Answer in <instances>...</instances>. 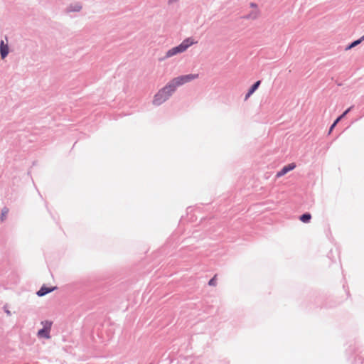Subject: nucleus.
<instances>
[{"label": "nucleus", "instance_id": "1", "mask_svg": "<svg viewBox=\"0 0 364 364\" xmlns=\"http://www.w3.org/2000/svg\"><path fill=\"white\" fill-rule=\"evenodd\" d=\"M198 77V74H188L173 78L154 95L152 100L153 105L156 107L161 105L169 100L178 87Z\"/></svg>", "mask_w": 364, "mask_h": 364}, {"label": "nucleus", "instance_id": "2", "mask_svg": "<svg viewBox=\"0 0 364 364\" xmlns=\"http://www.w3.org/2000/svg\"><path fill=\"white\" fill-rule=\"evenodd\" d=\"M196 43L197 41H195L193 38H187L184 39L178 46L168 50L166 52L165 55L160 58L159 60L163 61L174 55L182 53L185 52L189 47Z\"/></svg>", "mask_w": 364, "mask_h": 364}, {"label": "nucleus", "instance_id": "3", "mask_svg": "<svg viewBox=\"0 0 364 364\" xmlns=\"http://www.w3.org/2000/svg\"><path fill=\"white\" fill-rule=\"evenodd\" d=\"M82 9V5L80 2H73L67 6L65 9L66 14L78 13Z\"/></svg>", "mask_w": 364, "mask_h": 364}, {"label": "nucleus", "instance_id": "4", "mask_svg": "<svg viewBox=\"0 0 364 364\" xmlns=\"http://www.w3.org/2000/svg\"><path fill=\"white\" fill-rule=\"evenodd\" d=\"M296 167V165L294 163H291L288 164L287 166H284L277 173L276 177L279 178L285 174H287L289 171L294 169Z\"/></svg>", "mask_w": 364, "mask_h": 364}, {"label": "nucleus", "instance_id": "5", "mask_svg": "<svg viewBox=\"0 0 364 364\" xmlns=\"http://www.w3.org/2000/svg\"><path fill=\"white\" fill-rule=\"evenodd\" d=\"M0 53L1 58H5L9 53V46L1 40L0 43Z\"/></svg>", "mask_w": 364, "mask_h": 364}, {"label": "nucleus", "instance_id": "6", "mask_svg": "<svg viewBox=\"0 0 364 364\" xmlns=\"http://www.w3.org/2000/svg\"><path fill=\"white\" fill-rule=\"evenodd\" d=\"M50 329L41 328L38 331L37 336L38 338H44L46 339H50Z\"/></svg>", "mask_w": 364, "mask_h": 364}, {"label": "nucleus", "instance_id": "7", "mask_svg": "<svg viewBox=\"0 0 364 364\" xmlns=\"http://www.w3.org/2000/svg\"><path fill=\"white\" fill-rule=\"evenodd\" d=\"M55 289V287H46L45 286H43L38 291H37V295L38 296H43L45 295H46L47 294L50 293V292H52L54 289Z\"/></svg>", "mask_w": 364, "mask_h": 364}, {"label": "nucleus", "instance_id": "8", "mask_svg": "<svg viewBox=\"0 0 364 364\" xmlns=\"http://www.w3.org/2000/svg\"><path fill=\"white\" fill-rule=\"evenodd\" d=\"M259 85L260 81L258 80L251 86V87L250 88V90H248L247 93L245 95V100L249 98L255 92V90L259 87Z\"/></svg>", "mask_w": 364, "mask_h": 364}, {"label": "nucleus", "instance_id": "9", "mask_svg": "<svg viewBox=\"0 0 364 364\" xmlns=\"http://www.w3.org/2000/svg\"><path fill=\"white\" fill-rule=\"evenodd\" d=\"M364 41V35L359 39L353 41V43H351L349 46H348L346 47V50H349V49H351L354 47H355L356 46H358V44H360L362 41Z\"/></svg>", "mask_w": 364, "mask_h": 364}, {"label": "nucleus", "instance_id": "10", "mask_svg": "<svg viewBox=\"0 0 364 364\" xmlns=\"http://www.w3.org/2000/svg\"><path fill=\"white\" fill-rule=\"evenodd\" d=\"M258 14L259 11L256 9L250 12L248 15L245 16V18L247 19H256L258 17Z\"/></svg>", "mask_w": 364, "mask_h": 364}, {"label": "nucleus", "instance_id": "11", "mask_svg": "<svg viewBox=\"0 0 364 364\" xmlns=\"http://www.w3.org/2000/svg\"><path fill=\"white\" fill-rule=\"evenodd\" d=\"M311 218V215L309 213H306L300 216V220L303 223H309Z\"/></svg>", "mask_w": 364, "mask_h": 364}, {"label": "nucleus", "instance_id": "12", "mask_svg": "<svg viewBox=\"0 0 364 364\" xmlns=\"http://www.w3.org/2000/svg\"><path fill=\"white\" fill-rule=\"evenodd\" d=\"M41 324L43 326V328L44 329H51L53 322L48 320L42 321Z\"/></svg>", "mask_w": 364, "mask_h": 364}, {"label": "nucleus", "instance_id": "13", "mask_svg": "<svg viewBox=\"0 0 364 364\" xmlns=\"http://www.w3.org/2000/svg\"><path fill=\"white\" fill-rule=\"evenodd\" d=\"M353 107L347 109L340 117H338L335 121L336 123H338L352 109Z\"/></svg>", "mask_w": 364, "mask_h": 364}, {"label": "nucleus", "instance_id": "14", "mask_svg": "<svg viewBox=\"0 0 364 364\" xmlns=\"http://www.w3.org/2000/svg\"><path fill=\"white\" fill-rule=\"evenodd\" d=\"M8 212H9V210H8L6 208H4V209L2 210V211H1V220H4V218H5V217H6V215H7Z\"/></svg>", "mask_w": 364, "mask_h": 364}, {"label": "nucleus", "instance_id": "15", "mask_svg": "<svg viewBox=\"0 0 364 364\" xmlns=\"http://www.w3.org/2000/svg\"><path fill=\"white\" fill-rule=\"evenodd\" d=\"M217 284L216 276L213 277L208 282L210 286H215Z\"/></svg>", "mask_w": 364, "mask_h": 364}, {"label": "nucleus", "instance_id": "16", "mask_svg": "<svg viewBox=\"0 0 364 364\" xmlns=\"http://www.w3.org/2000/svg\"><path fill=\"white\" fill-rule=\"evenodd\" d=\"M338 123H336V121L333 123V124L330 127V129H329V133H331L332 132V130L333 129V128L336 126Z\"/></svg>", "mask_w": 364, "mask_h": 364}, {"label": "nucleus", "instance_id": "17", "mask_svg": "<svg viewBox=\"0 0 364 364\" xmlns=\"http://www.w3.org/2000/svg\"><path fill=\"white\" fill-rule=\"evenodd\" d=\"M250 6L251 7H256V4L255 3H251L250 4Z\"/></svg>", "mask_w": 364, "mask_h": 364}]
</instances>
